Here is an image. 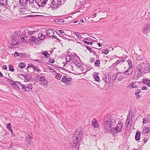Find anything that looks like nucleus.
Returning <instances> with one entry per match:
<instances>
[{
    "label": "nucleus",
    "instance_id": "obj_8",
    "mask_svg": "<svg viewBox=\"0 0 150 150\" xmlns=\"http://www.w3.org/2000/svg\"><path fill=\"white\" fill-rule=\"evenodd\" d=\"M82 135V129L79 128L77 129L74 133L73 136L81 139Z\"/></svg>",
    "mask_w": 150,
    "mask_h": 150
},
{
    "label": "nucleus",
    "instance_id": "obj_14",
    "mask_svg": "<svg viewBox=\"0 0 150 150\" xmlns=\"http://www.w3.org/2000/svg\"><path fill=\"white\" fill-rule=\"evenodd\" d=\"M92 126L94 128H98L99 127V125L96 119H93L92 121Z\"/></svg>",
    "mask_w": 150,
    "mask_h": 150
},
{
    "label": "nucleus",
    "instance_id": "obj_38",
    "mask_svg": "<svg viewBox=\"0 0 150 150\" xmlns=\"http://www.w3.org/2000/svg\"><path fill=\"white\" fill-rule=\"evenodd\" d=\"M130 110H129V112L128 115L127 116V120H129V121H131V122H132V116H131L130 115Z\"/></svg>",
    "mask_w": 150,
    "mask_h": 150
},
{
    "label": "nucleus",
    "instance_id": "obj_29",
    "mask_svg": "<svg viewBox=\"0 0 150 150\" xmlns=\"http://www.w3.org/2000/svg\"><path fill=\"white\" fill-rule=\"evenodd\" d=\"M143 132L144 134L148 133L150 132V128L148 127H145L142 131Z\"/></svg>",
    "mask_w": 150,
    "mask_h": 150
},
{
    "label": "nucleus",
    "instance_id": "obj_4",
    "mask_svg": "<svg viewBox=\"0 0 150 150\" xmlns=\"http://www.w3.org/2000/svg\"><path fill=\"white\" fill-rule=\"evenodd\" d=\"M18 36V34L16 33H14L12 34V41L10 47L13 48L14 47H13V46L16 45L18 44V41L17 39V37Z\"/></svg>",
    "mask_w": 150,
    "mask_h": 150
},
{
    "label": "nucleus",
    "instance_id": "obj_12",
    "mask_svg": "<svg viewBox=\"0 0 150 150\" xmlns=\"http://www.w3.org/2000/svg\"><path fill=\"white\" fill-rule=\"evenodd\" d=\"M141 67H142L143 69L145 71H149V65L147 64V62L146 61H144L142 62L141 65Z\"/></svg>",
    "mask_w": 150,
    "mask_h": 150
},
{
    "label": "nucleus",
    "instance_id": "obj_39",
    "mask_svg": "<svg viewBox=\"0 0 150 150\" xmlns=\"http://www.w3.org/2000/svg\"><path fill=\"white\" fill-rule=\"evenodd\" d=\"M35 66V65H34L32 64H28V66L27 67V68L29 69H31L32 68L33 69Z\"/></svg>",
    "mask_w": 150,
    "mask_h": 150
},
{
    "label": "nucleus",
    "instance_id": "obj_27",
    "mask_svg": "<svg viewBox=\"0 0 150 150\" xmlns=\"http://www.w3.org/2000/svg\"><path fill=\"white\" fill-rule=\"evenodd\" d=\"M131 69L129 67V68H128L127 70L124 72V73L128 75H131L132 73V70H131Z\"/></svg>",
    "mask_w": 150,
    "mask_h": 150
},
{
    "label": "nucleus",
    "instance_id": "obj_3",
    "mask_svg": "<svg viewBox=\"0 0 150 150\" xmlns=\"http://www.w3.org/2000/svg\"><path fill=\"white\" fill-rule=\"evenodd\" d=\"M81 139L79 137L73 136L72 145L74 147L77 149L79 148L80 142H81Z\"/></svg>",
    "mask_w": 150,
    "mask_h": 150
},
{
    "label": "nucleus",
    "instance_id": "obj_60",
    "mask_svg": "<svg viewBox=\"0 0 150 150\" xmlns=\"http://www.w3.org/2000/svg\"><path fill=\"white\" fill-rule=\"evenodd\" d=\"M24 90L26 92H28L30 91L29 88L27 87H26L25 88V89H24Z\"/></svg>",
    "mask_w": 150,
    "mask_h": 150
},
{
    "label": "nucleus",
    "instance_id": "obj_16",
    "mask_svg": "<svg viewBox=\"0 0 150 150\" xmlns=\"http://www.w3.org/2000/svg\"><path fill=\"white\" fill-rule=\"evenodd\" d=\"M122 125L123 124L122 122H120L117 124L116 128L117 129V130L118 133L121 132V130L122 127Z\"/></svg>",
    "mask_w": 150,
    "mask_h": 150
},
{
    "label": "nucleus",
    "instance_id": "obj_61",
    "mask_svg": "<svg viewBox=\"0 0 150 150\" xmlns=\"http://www.w3.org/2000/svg\"><path fill=\"white\" fill-rule=\"evenodd\" d=\"M24 79L25 80H26L27 81H29L30 80V79L29 78V77L27 76H26L25 77Z\"/></svg>",
    "mask_w": 150,
    "mask_h": 150
},
{
    "label": "nucleus",
    "instance_id": "obj_34",
    "mask_svg": "<svg viewBox=\"0 0 150 150\" xmlns=\"http://www.w3.org/2000/svg\"><path fill=\"white\" fill-rule=\"evenodd\" d=\"M7 79V81H8L10 84H11L12 86L14 85V84L16 83L14 81L11 79L8 78Z\"/></svg>",
    "mask_w": 150,
    "mask_h": 150
},
{
    "label": "nucleus",
    "instance_id": "obj_1",
    "mask_svg": "<svg viewBox=\"0 0 150 150\" xmlns=\"http://www.w3.org/2000/svg\"><path fill=\"white\" fill-rule=\"evenodd\" d=\"M115 120L111 116L107 115L103 118V126L105 133L109 132V129L115 125Z\"/></svg>",
    "mask_w": 150,
    "mask_h": 150
},
{
    "label": "nucleus",
    "instance_id": "obj_36",
    "mask_svg": "<svg viewBox=\"0 0 150 150\" xmlns=\"http://www.w3.org/2000/svg\"><path fill=\"white\" fill-rule=\"evenodd\" d=\"M6 127L9 131L12 129L11 123H9L8 124H6Z\"/></svg>",
    "mask_w": 150,
    "mask_h": 150
},
{
    "label": "nucleus",
    "instance_id": "obj_21",
    "mask_svg": "<svg viewBox=\"0 0 150 150\" xmlns=\"http://www.w3.org/2000/svg\"><path fill=\"white\" fill-rule=\"evenodd\" d=\"M26 7H23V6H22L21 7H20L19 8H20L19 10V12L21 13V14H24L26 13Z\"/></svg>",
    "mask_w": 150,
    "mask_h": 150
},
{
    "label": "nucleus",
    "instance_id": "obj_32",
    "mask_svg": "<svg viewBox=\"0 0 150 150\" xmlns=\"http://www.w3.org/2000/svg\"><path fill=\"white\" fill-rule=\"evenodd\" d=\"M17 83H18V84H19V86H20V88H21V89L23 90H24V89H25V86L24 85H23L22 84H21L20 83L21 82H17Z\"/></svg>",
    "mask_w": 150,
    "mask_h": 150
},
{
    "label": "nucleus",
    "instance_id": "obj_49",
    "mask_svg": "<svg viewBox=\"0 0 150 150\" xmlns=\"http://www.w3.org/2000/svg\"><path fill=\"white\" fill-rule=\"evenodd\" d=\"M83 42H84L85 44H87V45H92L93 44V42H87L85 40H83Z\"/></svg>",
    "mask_w": 150,
    "mask_h": 150
},
{
    "label": "nucleus",
    "instance_id": "obj_18",
    "mask_svg": "<svg viewBox=\"0 0 150 150\" xmlns=\"http://www.w3.org/2000/svg\"><path fill=\"white\" fill-rule=\"evenodd\" d=\"M75 56L74 55H67L66 57V60L67 62H69L70 60H72L74 59Z\"/></svg>",
    "mask_w": 150,
    "mask_h": 150
},
{
    "label": "nucleus",
    "instance_id": "obj_53",
    "mask_svg": "<svg viewBox=\"0 0 150 150\" xmlns=\"http://www.w3.org/2000/svg\"><path fill=\"white\" fill-rule=\"evenodd\" d=\"M49 62L51 63H53L54 62V60L53 59H51V58H49Z\"/></svg>",
    "mask_w": 150,
    "mask_h": 150
},
{
    "label": "nucleus",
    "instance_id": "obj_15",
    "mask_svg": "<svg viewBox=\"0 0 150 150\" xmlns=\"http://www.w3.org/2000/svg\"><path fill=\"white\" fill-rule=\"evenodd\" d=\"M46 31L47 35L50 37H52L54 35V32L51 29H47Z\"/></svg>",
    "mask_w": 150,
    "mask_h": 150
},
{
    "label": "nucleus",
    "instance_id": "obj_17",
    "mask_svg": "<svg viewBox=\"0 0 150 150\" xmlns=\"http://www.w3.org/2000/svg\"><path fill=\"white\" fill-rule=\"evenodd\" d=\"M99 74V73H96L94 72L93 74V76L94 79H95V81H99L100 80V78L98 76V75Z\"/></svg>",
    "mask_w": 150,
    "mask_h": 150
},
{
    "label": "nucleus",
    "instance_id": "obj_37",
    "mask_svg": "<svg viewBox=\"0 0 150 150\" xmlns=\"http://www.w3.org/2000/svg\"><path fill=\"white\" fill-rule=\"evenodd\" d=\"M25 66V64L24 63L21 62L18 65V67L19 68L23 69Z\"/></svg>",
    "mask_w": 150,
    "mask_h": 150
},
{
    "label": "nucleus",
    "instance_id": "obj_20",
    "mask_svg": "<svg viewBox=\"0 0 150 150\" xmlns=\"http://www.w3.org/2000/svg\"><path fill=\"white\" fill-rule=\"evenodd\" d=\"M141 132L137 131L135 134V139L137 141L139 140L140 139Z\"/></svg>",
    "mask_w": 150,
    "mask_h": 150
},
{
    "label": "nucleus",
    "instance_id": "obj_6",
    "mask_svg": "<svg viewBox=\"0 0 150 150\" xmlns=\"http://www.w3.org/2000/svg\"><path fill=\"white\" fill-rule=\"evenodd\" d=\"M136 71L137 72V74L138 76H142V75L144 74L146 72L143 69L142 67H141V65L138 64L137 66Z\"/></svg>",
    "mask_w": 150,
    "mask_h": 150
},
{
    "label": "nucleus",
    "instance_id": "obj_26",
    "mask_svg": "<svg viewBox=\"0 0 150 150\" xmlns=\"http://www.w3.org/2000/svg\"><path fill=\"white\" fill-rule=\"evenodd\" d=\"M38 36L40 42L41 41V40H42L45 39V35H43L41 33H39L38 35Z\"/></svg>",
    "mask_w": 150,
    "mask_h": 150
},
{
    "label": "nucleus",
    "instance_id": "obj_41",
    "mask_svg": "<svg viewBox=\"0 0 150 150\" xmlns=\"http://www.w3.org/2000/svg\"><path fill=\"white\" fill-rule=\"evenodd\" d=\"M127 62H128V64L129 65V67L130 68H132L133 67V66L132 65V64L131 60L130 61L129 60H127Z\"/></svg>",
    "mask_w": 150,
    "mask_h": 150
},
{
    "label": "nucleus",
    "instance_id": "obj_64",
    "mask_svg": "<svg viewBox=\"0 0 150 150\" xmlns=\"http://www.w3.org/2000/svg\"><path fill=\"white\" fill-rule=\"evenodd\" d=\"M80 65V64L79 62H77L76 64L75 65L76 66L78 67H79Z\"/></svg>",
    "mask_w": 150,
    "mask_h": 150
},
{
    "label": "nucleus",
    "instance_id": "obj_7",
    "mask_svg": "<svg viewBox=\"0 0 150 150\" xmlns=\"http://www.w3.org/2000/svg\"><path fill=\"white\" fill-rule=\"evenodd\" d=\"M48 0H35V3L37 4L39 7L45 6L47 4Z\"/></svg>",
    "mask_w": 150,
    "mask_h": 150
},
{
    "label": "nucleus",
    "instance_id": "obj_44",
    "mask_svg": "<svg viewBox=\"0 0 150 150\" xmlns=\"http://www.w3.org/2000/svg\"><path fill=\"white\" fill-rule=\"evenodd\" d=\"M75 34L79 38H80L82 37L81 33L79 32H75Z\"/></svg>",
    "mask_w": 150,
    "mask_h": 150
},
{
    "label": "nucleus",
    "instance_id": "obj_33",
    "mask_svg": "<svg viewBox=\"0 0 150 150\" xmlns=\"http://www.w3.org/2000/svg\"><path fill=\"white\" fill-rule=\"evenodd\" d=\"M8 68L9 71L12 72L14 71L15 69L13 65H9L8 66Z\"/></svg>",
    "mask_w": 150,
    "mask_h": 150
},
{
    "label": "nucleus",
    "instance_id": "obj_42",
    "mask_svg": "<svg viewBox=\"0 0 150 150\" xmlns=\"http://www.w3.org/2000/svg\"><path fill=\"white\" fill-rule=\"evenodd\" d=\"M138 74H137V75H134L133 77V79L134 80H137L139 77H141L140 76H138Z\"/></svg>",
    "mask_w": 150,
    "mask_h": 150
},
{
    "label": "nucleus",
    "instance_id": "obj_59",
    "mask_svg": "<svg viewBox=\"0 0 150 150\" xmlns=\"http://www.w3.org/2000/svg\"><path fill=\"white\" fill-rule=\"evenodd\" d=\"M146 120H147V119H146V118H143V124H145L147 123V121H146Z\"/></svg>",
    "mask_w": 150,
    "mask_h": 150
},
{
    "label": "nucleus",
    "instance_id": "obj_13",
    "mask_svg": "<svg viewBox=\"0 0 150 150\" xmlns=\"http://www.w3.org/2000/svg\"><path fill=\"white\" fill-rule=\"evenodd\" d=\"M150 31V25H147L144 27L142 30V32L144 34H147Z\"/></svg>",
    "mask_w": 150,
    "mask_h": 150
},
{
    "label": "nucleus",
    "instance_id": "obj_31",
    "mask_svg": "<svg viewBox=\"0 0 150 150\" xmlns=\"http://www.w3.org/2000/svg\"><path fill=\"white\" fill-rule=\"evenodd\" d=\"M72 78H67L66 81L65 83L67 85H69L71 84L70 81H71Z\"/></svg>",
    "mask_w": 150,
    "mask_h": 150
},
{
    "label": "nucleus",
    "instance_id": "obj_25",
    "mask_svg": "<svg viewBox=\"0 0 150 150\" xmlns=\"http://www.w3.org/2000/svg\"><path fill=\"white\" fill-rule=\"evenodd\" d=\"M51 1L54 4L57 5L58 7L62 4L61 0H52Z\"/></svg>",
    "mask_w": 150,
    "mask_h": 150
},
{
    "label": "nucleus",
    "instance_id": "obj_5",
    "mask_svg": "<svg viewBox=\"0 0 150 150\" xmlns=\"http://www.w3.org/2000/svg\"><path fill=\"white\" fill-rule=\"evenodd\" d=\"M29 0H19V4L17 6H15L14 7V8H19L20 7H21L23 6V7H26L28 5V2Z\"/></svg>",
    "mask_w": 150,
    "mask_h": 150
},
{
    "label": "nucleus",
    "instance_id": "obj_46",
    "mask_svg": "<svg viewBox=\"0 0 150 150\" xmlns=\"http://www.w3.org/2000/svg\"><path fill=\"white\" fill-rule=\"evenodd\" d=\"M84 46L91 52H93V50H92V49L90 48V47L88 46L84 45Z\"/></svg>",
    "mask_w": 150,
    "mask_h": 150
},
{
    "label": "nucleus",
    "instance_id": "obj_58",
    "mask_svg": "<svg viewBox=\"0 0 150 150\" xmlns=\"http://www.w3.org/2000/svg\"><path fill=\"white\" fill-rule=\"evenodd\" d=\"M120 60H117V61L115 63H114V65L115 66H116V65H117L118 64H119V63H120Z\"/></svg>",
    "mask_w": 150,
    "mask_h": 150
},
{
    "label": "nucleus",
    "instance_id": "obj_45",
    "mask_svg": "<svg viewBox=\"0 0 150 150\" xmlns=\"http://www.w3.org/2000/svg\"><path fill=\"white\" fill-rule=\"evenodd\" d=\"M67 78V77L66 76H63L62 77V82H64L65 83L66 81Z\"/></svg>",
    "mask_w": 150,
    "mask_h": 150
},
{
    "label": "nucleus",
    "instance_id": "obj_9",
    "mask_svg": "<svg viewBox=\"0 0 150 150\" xmlns=\"http://www.w3.org/2000/svg\"><path fill=\"white\" fill-rule=\"evenodd\" d=\"M25 137H26L25 140V141L29 143L30 144H31L30 141L33 139L32 133L30 132H28Z\"/></svg>",
    "mask_w": 150,
    "mask_h": 150
},
{
    "label": "nucleus",
    "instance_id": "obj_47",
    "mask_svg": "<svg viewBox=\"0 0 150 150\" xmlns=\"http://www.w3.org/2000/svg\"><path fill=\"white\" fill-rule=\"evenodd\" d=\"M100 64V61L99 60H97L95 63V65L96 67H98Z\"/></svg>",
    "mask_w": 150,
    "mask_h": 150
},
{
    "label": "nucleus",
    "instance_id": "obj_50",
    "mask_svg": "<svg viewBox=\"0 0 150 150\" xmlns=\"http://www.w3.org/2000/svg\"><path fill=\"white\" fill-rule=\"evenodd\" d=\"M56 21H55V22H58L60 23H63L64 22V21L62 19H56Z\"/></svg>",
    "mask_w": 150,
    "mask_h": 150
},
{
    "label": "nucleus",
    "instance_id": "obj_40",
    "mask_svg": "<svg viewBox=\"0 0 150 150\" xmlns=\"http://www.w3.org/2000/svg\"><path fill=\"white\" fill-rule=\"evenodd\" d=\"M56 78L58 80L60 79L61 77V75L60 74L57 73L56 74Z\"/></svg>",
    "mask_w": 150,
    "mask_h": 150
},
{
    "label": "nucleus",
    "instance_id": "obj_30",
    "mask_svg": "<svg viewBox=\"0 0 150 150\" xmlns=\"http://www.w3.org/2000/svg\"><path fill=\"white\" fill-rule=\"evenodd\" d=\"M12 86L16 90H19L20 89L19 84H18L16 83L13 85Z\"/></svg>",
    "mask_w": 150,
    "mask_h": 150
},
{
    "label": "nucleus",
    "instance_id": "obj_19",
    "mask_svg": "<svg viewBox=\"0 0 150 150\" xmlns=\"http://www.w3.org/2000/svg\"><path fill=\"white\" fill-rule=\"evenodd\" d=\"M109 132L113 134H115L117 133H118L117 130V129L116 128V127H111V128L109 129Z\"/></svg>",
    "mask_w": 150,
    "mask_h": 150
},
{
    "label": "nucleus",
    "instance_id": "obj_28",
    "mask_svg": "<svg viewBox=\"0 0 150 150\" xmlns=\"http://www.w3.org/2000/svg\"><path fill=\"white\" fill-rule=\"evenodd\" d=\"M142 82L145 85H147V86H148L149 85L150 81L148 79V78H146V79H142Z\"/></svg>",
    "mask_w": 150,
    "mask_h": 150
},
{
    "label": "nucleus",
    "instance_id": "obj_24",
    "mask_svg": "<svg viewBox=\"0 0 150 150\" xmlns=\"http://www.w3.org/2000/svg\"><path fill=\"white\" fill-rule=\"evenodd\" d=\"M0 4L4 6H6L8 5V1L7 0H0Z\"/></svg>",
    "mask_w": 150,
    "mask_h": 150
},
{
    "label": "nucleus",
    "instance_id": "obj_56",
    "mask_svg": "<svg viewBox=\"0 0 150 150\" xmlns=\"http://www.w3.org/2000/svg\"><path fill=\"white\" fill-rule=\"evenodd\" d=\"M134 86V83L132 82L129 85V86L132 89V87H133V86Z\"/></svg>",
    "mask_w": 150,
    "mask_h": 150
},
{
    "label": "nucleus",
    "instance_id": "obj_57",
    "mask_svg": "<svg viewBox=\"0 0 150 150\" xmlns=\"http://www.w3.org/2000/svg\"><path fill=\"white\" fill-rule=\"evenodd\" d=\"M142 90H147L148 88L146 86H144L142 87Z\"/></svg>",
    "mask_w": 150,
    "mask_h": 150
},
{
    "label": "nucleus",
    "instance_id": "obj_54",
    "mask_svg": "<svg viewBox=\"0 0 150 150\" xmlns=\"http://www.w3.org/2000/svg\"><path fill=\"white\" fill-rule=\"evenodd\" d=\"M84 40H88L89 41H92L93 40L92 38H90L87 37L86 38H85Z\"/></svg>",
    "mask_w": 150,
    "mask_h": 150
},
{
    "label": "nucleus",
    "instance_id": "obj_2",
    "mask_svg": "<svg viewBox=\"0 0 150 150\" xmlns=\"http://www.w3.org/2000/svg\"><path fill=\"white\" fill-rule=\"evenodd\" d=\"M37 78H39V83L42 85L45 88H47L48 84V82L45 78V76H40L39 75L36 76Z\"/></svg>",
    "mask_w": 150,
    "mask_h": 150
},
{
    "label": "nucleus",
    "instance_id": "obj_63",
    "mask_svg": "<svg viewBox=\"0 0 150 150\" xmlns=\"http://www.w3.org/2000/svg\"><path fill=\"white\" fill-rule=\"evenodd\" d=\"M34 0H29L28 2L29 5L32 4L33 3Z\"/></svg>",
    "mask_w": 150,
    "mask_h": 150
},
{
    "label": "nucleus",
    "instance_id": "obj_11",
    "mask_svg": "<svg viewBox=\"0 0 150 150\" xmlns=\"http://www.w3.org/2000/svg\"><path fill=\"white\" fill-rule=\"evenodd\" d=\"M50 6L47 4L46 5V7L47 8H49L51 7L52 10L54 11L56 10L58 7L57 5H56V4H54L52 1H50Z\"/></svg>",
    "mask_w": 150,
    "mask_h": 150
},
{
    "label": "nucleus",
    "instance_id": "obj_23",
    "mask_svg": "<svg viewBox=\"0 0 150 150\" xmlns=\"http://www.w3.org/2000/svg\"><path fill=\"white\" fill-rule=\"evenodd\" d=\"M141 92V89H137L135 92V95L137 99H139L141 96V95L139 94V93Z\"/></svg>",
    "mask_w": 150,
    "mask_h": 150
},
{
    "label": "nucleus",
    "instance_id": "obj_35",
    "mask_svg": "<svg viewBox=\"0 0 150 150\" xmlns=\"http://www.w3.org/2000/svg\"><path fill=\"white\" fill-rule=\"evenodd\" d=\"M33 70L34 71H36L38 72H39L41 71L40 69L39 68L38 66H35L34 67L33 69Z\"/></svg>",
    "mask_w": 150,
    "mask_h": 150
},
{
    "label": "nucleus",
    "instance_id": "obj_48",
    "mask_svg": "<svg viewBox=\"0 0 150 150\" xmlns=\"http://www.w3.org/2000/svg\"><path fill=\"white\" fill-rule=\"evenodd\" d=\"M35 32V31H30V30H28L27 33L29 35H33L34 33Z\"/></svg>",
    "mask_w": 150,
    "mask_h": 150
},
{
    "label": "nucleus",
    "instance_id": "obj_22",
    "mask_svg": "<svg viewBox=\"0 0 150 150\" xmlns=\"http://www.w3.org/2000/svg\"><path fill=\"white\" fill-rule=\"evenodd\" d=\"M42 54L44 56V57L45 58H47L50 56V54L48 53V52L47 51L45 52L42 51L41 52Z\"/></svg>",
    "mask_w": 150,
    "mask_h": 150
},
{
    "label": "nucleus",
    "instance_id": "obj_43",
    "mask_svg": "<svg viewBox=\"0 0 150 150\" xmlns=\"http://www.w3.org/2000/svg\"><path fill=\"white\" fill-rule=\"evenodd\" d=\"M102 52L104 54H106L108 53L109 51L108 49H105L103 50L102 51Z\"/></svg>",
    "mask_w": 150,
    "mask_h": 150
},
{
    "label": "nucleus",
    "instance_id": "obj_62",
    "mask_svg": "<svg viewBox=\"0 0 150 150\" xmlns=\"http://www.w3.org/2000/svg\"><path fill=\"white\" fill-rule=\"evenodd\" d=\"M14 56L15 57L20 56V55H19V53L17 52H15Z\"/></svg>",
    "mask_w": 150,
    "mask_h": 150
},
{
    "label": "nucleus",
    "instance_id": "obj_10",
    "mask_svg": "<svg viewBox=\"0 0 150 150\" xmlns=\"http://www.w3.org/2000/svg\"><path fill=\"white\" fill-rule=\"evenodd\" d=\"M28 41L30 43H34L36 44H38L40 43V42H39V40L37 38L33 36L31 37Z\"/></svg>",
    "mask_w": 150,
    "mask_h": 150
},
{
    "label": "nucleus",
    "instance_id": "obj_51",
    "mask_svg": "<svg viewBox=\"0 0 150 150\" xmlns=\"http://www.w3.org/2000/svg\"><path fill=\"white\" fill-rule=\"evenodd\" d=\"M125 74L124 73H122V74H121L120 76V77L122 79H124L125 78L127 79L126 76H125L126 75H125Z\"/></svg>",
    "mask_w": 150,
    "mask_h": 150
},
{
    "label": "nucleus",
    "instance_id": "obj_52",
    "mask_svg": "<svg viewBox=\"0 0 150 150\" xmlns=\"http://www.w3.org/2000/svg\"><path fill=\"white\" fill-rule=\"evenodd\" d=\"M32 84L31 83H30L28 85L27 87L29 88L30 90H32Z\"/></svg>",
    "mask_w": 150,
    "mask_h": 150
},
{
    "label": "nucleus",
    "instance_id": "obj_55",
    "mask_svg": "<svg viewBox=\"0 0 150 150\" xmlns=\"http://www.w3.org/2000/svg\"><path fill=\"white\" fill-rule=\"evenodd\" d=\"M117 77V75H114L112 76V79L113 80H115L116 79V78Z\"/></svg>",
    "mask_w": 150,
    "mask_h": 150
}]
</instances>
